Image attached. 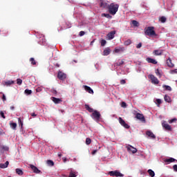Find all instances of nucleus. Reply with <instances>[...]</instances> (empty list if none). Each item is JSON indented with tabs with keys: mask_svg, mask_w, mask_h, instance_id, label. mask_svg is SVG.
Wrapping results in <instances>:
<instances>
[{
	"mask_svg": "<svg viewBox=\"0 0 177 177\" xmlns=\"http://www.w3.org/2000/svg\"><path fill=\"white\" fill-rule=\"evenodd\" d=\"M88 111L89 113H93L94 111H93V109H92V108L90 107V109H88Z\"/></svg>",
	"mask_w": 177,
	"mask_h": 177,
	"instance_id": "6e6d98bb",
	"label": "nucleus"
},
{
	"mask_svg": "<svg viewBox=\"0 0 177 177\" xmlns=\"http://www.w3.org/2000/svg\"><path fill=\"white\" fill-rule=\"evenodd\" d=\"M96 153H97V150H93L92 152H91V154H93V155H95V154H96Z\"/></svg>",
	"mask_w": 177,
	"mask_h": 177,
	"instance_id": "4d7b16f0",
	"label": "nucleus"
},
{
	"mask_svg": "<svg viewBox=\"0 0 177 177\" xmlns=\"http://www.w3.org/2000/svg\"><path fill=\"white\" fill-rule=\"evenodd\" d=\"M40 41H41V44H42L43 45H46V39H45V37H43Z\"/></svg>",
	"mask_w": 177,
	"mask_h": 177,
	"instance_id": "c03bdc74",
	"label": "nucleus"
},
{
	"mask_svg": "<svg viewBox=\"0 0 177 177\" xmlns=\"http://www.w3.org/2000/svg\"><path fill=\"white\" fill-rule=\"evenodd\" d=\"M167 65L168 66V67H174V66H175L173 63H172V59H171L170 57H169L167 59Z\"/></svg>",
	"mask_w": 177,
	"mask_h": 177,
	"instance_id": "412c9836",
	"label": "nucleus"
},
{
	"mask_svg": "<svg viewBox=\"0 0 177 177\" xmlns=\"http://www.w3.org/2000/svg\"><path fill=\"white\" fill-rule=\"evenodd\" d=\"M52 100H53V102L55 103V104H59V103H62V99L57 98V97H52Z\"/></svg>",
	"mask_w": 177,
	"mask_h": 177,
	"instance_id": "6ab92c4d",
	"label": "nucleus"
},
{
	"mask_svg": "<svg viewBox=\"0 0 177 177\" xmlns=\"http://www.w3.org/2000/svg\"><path fill=\"white\" fill-rule=\"evenodd\" d=\"M156 75H158V77L160 78H161L162 75H161V73H160V70L157 69L156 71Z\"/></svg>",
	"mask_w": 177,
	"mask_h": 177,
	"instance_id": "a19ab883",
	"label": "nucleus"
},
{
	"mask_svg": "<svg viewBox=\"0 0 177 177\" xmlns=\"http://www.w3.org/2000/svg\"><path fill=\"white\" fill-rule=\"evenodd\" d=\"M173 169H174V171H175L176 172H177V165H174L173 166Z\"/></svg>",
	"mask_w": 177,
	"mask_h": 177,
	"instance_id": "5fc2aeb1",
	"label": "nucleus"
},
{
	"mask_svg": "<svg viewBox=\"0 0 177 177\" xmlns=\"http://www.w3.org/2000/svg\"><path fill=\"white\" fill-rule=\"evenodd\" d=\"M9 166V161H6L5 163H1L0 164V168L2 169H5V168H8Z\"/></svg>",
	"mask_w": 177,
	"mask_h": 177,
	"instance_id": "aec40b11",
	"label": "nucleus"
},
{
	"mask_svg": "<svg viewBox=\"0 0 177 177\" xmlns=\"http://www.w3.org/2000/svg\"><path fill=\"white\" fill-rule=\"evenodd\" d=\"M30 168H31L34 174H41V170H39L38 167L35 166L34 165H30Z\"/></svg>",
	"mask_w": 177,
	"mask_h": 177,
	"instance_id": "1a4fd4ad",
	"label": "nucleus"
},
{
	"mask_svg": "<svg viewBox=\"0 0 177 177\" xmlns=\"http://www.w3.org/2000/svg\"><path fill=\"white\" fill-rule=\"evenodd\" d=\"M13 84H15V81L13 80H8L5 82V85H6V86H10V85H13Z\"/></svg>",
	"mask_w": 177,
	"mask_h": 177,
	"instance_id": "b1692460",
	"label": "nucleus"
},
{
	"mask_svg": "<svg viewBox=\"0 0 177 177\" xmlns=\"http://www.w3.org/2000/svg\"><path fill=\"white\" fill-rule=\"evenodd\" d=\"M162 126L166 131H172V128L171 127V125H169L167 122H163L162 123Z\"/></svg>",
	"mask_w": 177,
	"mask_h": 177,
	"instance_id": "9d476101",
	"label": "nucleus"
},
{
	"mask_svg": "<svg viewBox=\"0 0 177 177\" xmlns=\"http://www.w3.org/2000/svg\"><path fill=\"white\" fill-rule=\"evenodd\" d=\"M165 101L167 102V103H171V97H169L167 95H165L164 97Z\"/></svg>",
	"mask_w": 177,
	"mask_h": 177,
	"instance_id": "393cba45",
	"label": "nucleus"
},
{
	"mask_svg": "<svg viewBox=\"0 0 177 177\" xmlns=\"http://www.w3.org/2000/svg\"><path fill=\"white\" fill-rule=\"evenodd\" d=\"M24 93H26V95H31V93H32V91L26 88L24 91Z\"/></svg>",
	"mask_w": 177,
	"mask_h": 177,
	"instance_id": "c9c22d12",
	"label": "nucleus"
},
{
	"mask_svg": "<svg viewBox=\"0 0 177 177\" xmlns=\"http://www.w3.org/2000/svg\"><path fill=\"white\" fill-rule=\"evenodd\" d=\"M83 88L86 92H88V93H91V95H93V90L91 89L90 86L86 85H83Z\"/></svg>",
	"mask_w": 177,
	"mask_h": 177,
	"instance_id": "f8f14e48",
	"label": "nucleus"
},
{
	"mask_svg": "<svg viewBox=\"0 0 177 177\" xmlns=\"http://www.w3.org/2000/svg\"><path fill=\"white\" fill-rule=\"evenodd\" d=\"M109 4L103 0H100V7L102 8V9H106V8L108 9Z\"/></svg>",
	"mask_w": 177,
	"mask_h": 177,
	"instance_id": "ddd939ff",
	"label": "nucleus"
},
{
	"mask_svg": "<svg viewBox=\"0 0 177 177\" xmlns=\"http://www.w3.org/2000/svg\"><path fill=\"white\" fill-rule=\"evenodd\" d=\"M53 93H55V95H57V91L56 90H53Z\"/></svg>",
	"mask_w": 177,
	"mask_h": 177,
	"instance_id": "680f3d73",
	"label": "nucleus"
},
{
	"mask_svg": "<svg viewBox=\"0 0 177 177\" xmlns=\"http://www.w3.org/2000/svg\"><path fill=\"white\" fill-rule=\"evenodd\" d=\"M115 35V30L111 31L109 33L107 34V37L109 39H113Z\"/></svg>",
	"mask_w": 177,
	"mask_h": 177,
	"instance_id": "dca6fc26",
	"label": "nucleus"
},
{
	"mask_svg": "<svg viewBox=\"0 0 177 177\" xmlns=\"http://www.w3.org/2000/svg\"><path fill=\"white\" fill-rule=\"evenodd\" d=\"M156 103H157L158 107H160V104H161V103H162L161 100L160 99H157L156 100Z\"/></svg>",
	"mask_w": 177,
	"mask_h": 177,
	"instance_id": "79ce46f5",
	"label": "nucleus"
},
{
	"mask_svg": "<svg viewBox=\"0 0 177 177\" xmlns=\"http://www.w3.org/2000/svg\"><path fill=\"white\" fill-rule=\"evenodd\" d=\"M30 62L31 63V64H32L33 66H35V64H37V62L35 61V59L31 57L30 59Z\"/></svg>",
	"mask_w": 177,
	"mask_h": 177,
	"instance_id": "f704fd0d",
	"label": "nucleus"
},
{
	"mask_svg": "<svg viewBox=\"0 0 177 177\" xmlns=\"http://www.w3.org/2000/svg\"><path fill=\"white\" fill-rule=\"evenodd\" d=\"M147 62H148V63H151V64H157V61L150 57L147 58Z\"/></svg>",
	"mask_w": 177,
	"mask_h": 177,
	"instance_id": "5701e85b",
	"label": "nucleus"
},
{
	"mask_svg": "<svg viewBox=\"0 0 177 177\" xmlns=\"http://www.w3.org/2000/svg\"><path fill=\"white\" fill-rule=\"evenodd\" d=\"M107 44V41L104 39L101 40V46H104Z\"/></svg>",
	"mask_w": 177,
	"mask_h": 177,
	"instance_id": "58836bf2",
	"label": "nucleus"
},
{
	"mask_svg": "<svg viewBox=\"0 0 177 177\" xmlns=\"http://www.w3.org/2000/svg\"><path fill=\"white\" fill-rule=\"evenodd\" d=\"M162 88L165 89V91H172V88H171V86H167L165 84L162 85Z\"/></svg>",
	"mask_w": 177,
	"mask_h": 177,
	"instance_id": "cd10ccee",
	"label": "nucleus"
},
{
	"mask_svg": "<svg viewBox=\"0 0 177 177\" xmlns=\"http://www.w3.org/2000/svg\"><path fill=\"white\" fill-rule=\"evenodd\" d=\"M175 121H177L176 118L171 119L169 122V124H172V122H175Z\"/></svg>",
	"mask_w": 177,
	"mask_h": 177,
	"instance_id": "864d4df0",
	"label": "nucleus"
},
{
	"mask_svg": "<svg viewBox=\"0 0 177 177\" xmlns=\"http://www.w3.org/2000/svg\"><path fill=\"white\" fill-rule=\"evenodd\" d=\"M175 161H177V160L174 158H169L165 160V162H167V164H171V162H175Z\"/></svg>",
	"mask_w": 177,
	"mask_h": 177,
	"instance_id": "a211bd4d",
	"label": "nucleus"
},
{
	"mask_svg": "<svg viewBox=\"0 0 177 177\" xmlns=\"http://www.w3.org/2000/svg\"><path fill=\"white\" fill-rule=\"evenodd\" d=\"M17 85H21V84H23V80L21 79H17Z\"/></svg>",
	"mask_w": 177,
	"mask_h": 177,
	"instance_id": "ea45409f",
	"label": "nucleus"
},
{
	"mask_svg": "<svg viewBox=\"0 0 177 177\" xmlns=\"http://www.w3.org/2000/svg\"><path fill=\"white\" fill-rule=\"evenodd\" d=\"M149 78H150L152 84H155L156 85L160 84V81L158 80V79L156 77V76H154L153 75H149Z\"/></svg>",
	"mask_w": 177,
	"mask_h": 177,
	"instance_id": "423d86ee",
	"label": "nucleus"
},
{
	"mask_svg": "<svg viewBox=\"0 0 177 177\" xmlns=\"http://www.w3.org/2000/svg\"><path fill=\"white\" fill-rule=\"evenodd\" d=\"M124 64V61H119V62H118L117 63H116V66H122V64Z\"/></svg>",
	"mask_w": 177,
	"mask_h": 177,
	"instance_id": "37998d69",
	"label": "nucleus"
},
{
	"mask_svg": "<svg viewBox=\"0 0 177 177\" xmlns=\"http://www.w3.org/2000/svg\"><path fill=\"white\" fill-rule=\"evenodd\" d=\"M147 136H149L151 139H156V135L151 132V131H147L146 132Z\"/></svg>",
	"mask_w": 177,
	"mask_h": 177,
	"instance_id": "2eb2a0df",
	"label": "nucleus"
},
{
	"mask_svg": "<svg viewBox=\"0 0 177 177\" xmlns=\"http://www.w3.org/2000/svg\"><path fill=\"white\" fill-rule=\"evenodd\" d=\"M47 164L48 165H49V167H53V165H55V162H53V160H48Z\"/></svg>",
	"mask_w": 177,
	"mask_h": 177,
	"instance_id": "c756f323",
	"label": "nucleus"
},
{
	"mask_svg": "<svg viewBox=\"0 0 177 177\" xmlns=\"http://www.w3.org/2000/svg\"><path fill=\"white\" fill-rule=\"evenodd\" d=\"M57 77L59 78V80L63 81L64 80H66V78H67V75H66V73H63L62 71H59L58 72Z\"/></svg>",
	"mask_w": 177,
	"mask_h": 177,
	"instance_id": "6e6552de",
	"label": "nucleus"
},
{
	"mask_svg": "<svg viewBox=\"0 0 177 177\" xmlns=\"http://www.w3.org/2000/svg\"><path fill=\"white\" fill-rule=\"evenodd\" d=\"M124 50H125V48L124 47H118L114 49L115 53H121V52H124Z\"/></svg>",
	"mask_w": 177,
	"mask_h": 177,
	"instance_id": "f3484780",
	"label": "nucleus"
},
{
	"mask_svg": "<svg viewBox=\"0 0 177 177\" xmlns=\"http://www.w3.org/2000/svg\"><path fill=\"white\" fill-rule=\"evenodd\" d=\"M127 151H131V153H133V154H135V153L138 152V149H136V148L132 147L131 145H128L127 147Z\"/></svg>",
	"mask_w": 177,
	"mask_h": 177,
	"instance_id": "9b49d317",
	"label": "nucleus"
},
{
	"mask_svg": "<svg viewBox=\"0 0 177 177\" xmlns=\"http://www.w3.org/2000/svg\"><path fill=\"white\" fill-rule=\"evenodd\" d=\"M118 121L120 125H122V127H124V128H126V129H129L130 128L129 124L125 122V120H124L122 118H119Z\"/></svg>",
	"mask_w": 177,
	"mask_h": 177,
	"instance_id": "39448f33",
	"label": "nucleus"
},
{
	"mask_svg": "<svg viewBox=\"0 0 177 177\" xmlns=\"http://www.w3.org/2000/svg\"><path fill=\"white\" fill-rule=\"evenodd\" d=\"M163 53L164 50H154L153 54L155 56H161V55H162Z\"/></svg>",
	"mask_w": 177,
	"mask_h": 177,
	"instance_id": "4468645a",
	"label": "nucleus"
},
{
	"mask_svg": "<svg viewBox=\"0 0 177 177\" xmlns=\"http://www.w3.org/2000/svg\"><path fill=\"white\" fill-rule=\"evenodd\" d=\"M111 52V50H110L109 48H106L104 51H103V56H109L110 55V53Z\"/></svg>",
	"mask_w": 177,
	"mask_h": 177,
	"instance_id": "4be33fe9",
	"label": "nucleus"
},
{
	"mask_svg": "<svg viewBox=\"0 0 177 177\" xmlns=\"http://www.w3.org/2000/svg\"><path fill=\"white\" fill-rule=\"evenodd\" d=\"M15 171L16 174H17V175H19L20 176H23L24 174V172H23V170L20 169H16Z\"/></svg>",
	"mask_w": 177,
	"mask_h": 177,
	"instance_id": "a878e982",
	"label": "nucleus"
},
{
	"mask_svg": "<svg viewBox=\"0 0 177 177\" xmlns=\"http://www.w3.org/2000/svg\"><path fill=\"white\" fill-rule=\"evenodd\" d=\"M91 117L96 120V121H99L100 120V112L97 111H94L91 115Z\"/></svg>",
	"mask_w": 177,
	"mask_h": 177,
	"instance_id": "20e7f679",
	"label": "nucleus"
},
{
	"mask_svg": "<svg viewBox=\"0 0 177 177\" xmlns=\"http://www.w3.org/2000/svg\"><path fill=\"white\" fill-rule=\"evenodd\" d=\"M30 115H31L32 117H37V114H35V113H30Z\"/></svg>",
	"mask_w": 177,
	"mask_h": 177,
	"instance_id": "052dcab7",
	"label": "nucleus"
},
{
	"mask_svg": "<svg viewBox=\"0 0 177 177\" xmlns=\"http://www.w3.org/2000/svg\"><path fill=\"white\" fill-rule=\"evenodd\" d=\"M91 143H92V140H91L89 138H87L86 139V145H89Z\"/></svg>",
	"mask_w": 177,
	"mask_h": 177,
	"instance_id": "4c0bfd02",
	"label": "nucleus"
},
{
	"mask_svg": "<svg viewBox=\"0 0 177 177\" xmlns=\"http://www.w3.org/2000/svg\"><path fill=\"white\" fill-rule=\"evenodd\" d=\"M124 44L126 46H128L132 44V41H131V39H127L124 41Z\"/></svg>",
	"mask_w": 177,
	"mask_h": 177,
	"instance_id": "72a5a7b5",
	"label": "nucleus"
},
{
	"mask_svg": "<svg viewBox=\"0 0 177 177\" xmlns=\"http://www.w3.org/2000/svg\"><path fill=\"white\" fill-rule=\"evenodd\" d=\"M147 172H148L149 176H151V177H154V176H156V173H154V171H153L152 169H149V170L147 171Z\"/></svg>",
	"mask_w": 177,
	"mask_h": 177,
	"instance_id": "bb28decb",
	"label": "nucleus"
},
{
	"mask_svg": "<svg viewBox=\"0 0 177 177\" xmlns=\"http://www.w3.org/2000/svg\"><path fill=\"white\" fill-rule=\"evenodd\" d=\"M160 21L161 23H165V21H167V17L162 16L160 18Z\"/></svg>",
	"mask_w": 177,
	"mask_h": 177,
	"instance_id": "e433bc0d",
	"label": "nucleus"
},
{
	"mask_svg": "<svg viewBox=\"0 0 177 177\" xmlns=\"http://www.w3.org/2000/svg\"><path fill=\"white\" fill-rule=\"evenodd\" d=\"M77 172H74L73 171H71L69 173V177H77Z\"/></svg>",
	"mask_w": 177,
	"mask_h": 177,
	"instance_id": "7c9ffc66",
	"label": "nucleus"
},
{
	"mask_svg": "<svg viewBox=\"0 0 177 177\" xmlns=\"http://www.w3.org/2000/svg\"><path fill=\"white\" fill-rule=\"evenodd\" d=\"M136 118H137V120H139L142 122H146V118H145V115H143V114L142 113H136Z\"/></svg>",
	"mask_w": 177,
	"mask_h": 177,
	"instance_id": "0eeeda50",
	"label": "nucleus"
},
{
	"mask_svg": "<svg viewBox=\"0 0 177 177\" xmlns=\"http://www.w3.org/2000/svg\"><path fill=\"white\" fill-rule=\"evenodd\" d=\"M118 8H120V5L115 3H111L110 5L108 6V12L110 15L114 16L118 12Z\"/></svg>",
	"mask_w": 177,
	"mask_h": 177,
	"instance_id": "f257e3e1",
	"label": "nucleus"
},
{
	"mask_svg": "<svg viewBox=\"0 0 177 177\" xmlns=\"http://www.w3.org/2000/svg\"><path fill=\"white\" fill-rule=\"evenodd\" d=\"M58 157H62V153H58Z\"/></svg>",
	"mask_w": 177,
	"mask_h": 177,
	"instance_id": "338daca9",
	"label": "nucleus"
},
{
	"mask_svg": "<svg viewBox=\"0 0 177 177\" xmlns=\"http://www.w3.org/2000/svg\"><path fill=\"white\" fill-rule=\"evenodd\" d=\"M137 49H140V48H142V43H139L137 46H136Z\"/></svg>",
	"mask_w": 177,
	"mask_h": 177,
	"instance_id": "603ef678",
	"label": "nucleus"
},
{
	"mask_svg": "<svg viewBox=\"0 0 177 177\" xmlns=\"http://www.w3.org/2000/svg\"><path fill=\"white\" fill-rule=\"evenodd\" d=\"M102 17H106V19H111L113 17L110 14L102 13Z\"/></svg>",
	"mask_w": 177,
	"mask_h": 177,
	"instance_id": "c85d7f7f",
	"label": "nucleus"
},
{
	"mask_svg": "<svg viewBox=\"0 0 177 177\" xmlns=\"http://www.w3.org/2000/svg\"><path fill=\"white\" fill-rule=\"evenodd\" d=\"M174 71V73H177V69H175Z\"/></svg>",
	"mask_w": 177,
	"mask_h": 177,
	"instance_id": "774afa93",
	"label": "nucleus"
},
{
	"mask_svg": "<svg viewBox=\"0 0 177 177\" xmlns=\"http://www.w3.org/2000/svg\"><path fill=\"white\" fill-rule=\"evenodd\" d=\"M0 115L3 119L6 118V117L5 116V113L2 111H0Z\"/></svg>",
	"mask_w": 177,
	"mask_h": 177,
	"instance_id": "49530a36",
	"label": "nucleus"
},
{
	"mask_svg": "<svg viewBox=\"0 0 177 177\" xmlns=\"http://www.w3.org/2000/svg\"><path fill=\"white\" fill-rule=\"evenodd\" d=\"M18 122H19V125H21V127H23V121H21V118H18Z\"/></svg>",
	"mask_w": 177,
	"mask_h": 177,
	"instance_id": "a18cd8bd",
	"label": "nucleus"
},
{
	"mask_svg": "<svg viewBox=\"0 0 177 177\" xmlns=\"http://www.w3.org/2000/svg\"><path fill=\"white\" fill-rule=\"evenodd\" d=\"M79 35L80 37H83V35H85V32L84 31H80L79 33Z\"/></svg>",
	"mask_w": 177,
	"mask_h": 177,
	"instance_id": "3c124183",
	"label": "nucleus"
},
{
	"mask_svg": "<svg viewBox=\"0 0 177 177\" xmlns=\"http://www.w3.org/2000/svg\"><path fill=\"white\" fill-rule=\"evenodd\" d=\"M145 35H148V37H157V34L156 33V30H154L153 26H149L145 29Z\"/></svg>",
	"mask_w": 177,
	"mask_h": 177,
	"instance_id": "f03ea898",
	"label": "nucleus"
},
{
	"mask_svg": "<svg viewBox=\"0 0 177 177\" xmlns=\"http://www.w3.org/2000/svg\"><path fill=\"white\" fill-rule=\"evenodd\" d=\"M120 84L121 85H125V84H127V82L125 81V80H120Z\"/></svg>",
	"mask_w": 177,
	"mask_h": 177,
	"instance_id": "8fccbe9b",
	"label": "nucleus"
},
{
	"mask_svg": "<svg viewBox=\"0 0 177 177\" xmlns=\"http://www.w3.org/2000/svg\"><path fill=\"white\" fill-rule=\"evenodd\" d=\"M90 108H91V107L89 106V105L85 104V109H86V110L88 111V109H89Z\"/></svg>",
	"mask_w": 177,
	"mask_h": 177,
	"instance_id": "13d9d810",
	"label": "nucleus"
},
{
	"mask_svg": "<svg viewBox=\"0 0 177 177\" xmlns=\"http://www.w3.org/2000/svg\"><path fill=\"white\" fill-rule=\"evenodd\" d=\"M3 101L5 102V100H6V96H5V94H3Z\"/></svg>",
	"mask_w": 177,
	"mask_h": 177,
	"instance_id": "bf43d9fd",
	"label": "nucleus"
},
{
	"mask_svg": "<svg viewBox=\"0 0 177 177\" xmlns=\"http://www.w3.org/2000/svg\"><path fill=\"white\" fill-rule=\"evenodd\" d=\"M10 126L11 127L12 129L16 130L17 128V124L16 123H10Z\"/></svg>",
	"mask_w": 177,
	"mask_h": 177,
	"instance_id": "473e14b6",
	"label": "nucleus"
},
{
	"mask_svg": "<svg viewBox=\"0 0 177 177\" xmlns=\"http://www.w3.org/2000/svg\"><path fill=\"white\" fill-rule=\"evenodd\" d=\"M10 110H15V106H10Z\"/></svg>",
	"mask_w": 177,
	"mask_h": 177,
	"instance_id": "0e129e2a",
	"label": "nucleus"
},
{
	"mask_svg": "<svg viewBox=\"0 0 177 177\" xmlns=\"http://www.w3.org/2000/svg\"><path fill=\"white\" fill-rule=\"evenodd\" d=\"M93 42H95V40H93L91 43H90V45H93Z\"/></svg>",
	"mask_w": 177,
	"mask_h": 177,
	"instance_id": "e2e57ef3",
	"label": "nucleus"
},
{
	"mask_svg": "<svg viewBox=\"0 0 177 177\" xmlns=\"http://www.w3.org/2000/svg\"><path fill=\"white\" fill-rule=\"evenodd\" d=\"M109 175H110V176L124 177V174H121L118 170L111 171L109 172Z\"/></svg>",
	"mask_w": 177,
	"mask_h": 177,
	"instance_id": "7ed1b4c3",
	"label": "nucleus"
},
{
	"mask_svg": "<svg viewBox=\"0 0 177 177\" xmlns=\"http://www.w3.org/2000/svg\"><path fill=\"white\" fill-rule=\"evenodd\" d=\"M121 107L125 109L127 107V103L125 102H122L121 104Z\"/></svg>",
	"mask_w": 177,
	"mask_h": 177,
	"instance_id": "de8ad7c7",
	"label": "nucleus"
},
{
	"mask_svg": "<svg viewBox=\"0 0 177 177\" xmlns=\"http://www.w3.org/2000/svg\"><path fill=\"white\" fill-rule=\"evenodd\" d=\"M67 161V158L64 159V162H66Z\"/></svg>",
	"mask_w": 177,
	"mask_h": 177,
	"instance_id": "69168bd1",
	"label": "nucleus"
},
{
	"mask_svg": "<svg viewBox=\"0 0 177 177\" xmlns=\"http://www.w3.org/2000/svg\"><path fill=\"white\" fill-rule=\"evenodd\" d=\"M42 91V87H37L36 88V92L39 93Z\"/></svg>",
	"mask_w": 177,
	"mask_h": 177,
	"instance_id": "09e8293b",
	"label": "nucleus"
},
{
	"mask_svg": "<svg viewBox=\"0 0 177 177\" xmlns=\"http://www.w3.org/2000/svg\"><path fill=\"white\" fill-rule=\"evenodd\" d=\"M132 24H133V27H139V26H140L139 22L136 20L132 21Z\"/></svg>",
	"mask_w": 177,
	"mask_h": 177,
	"instance_id": "2f4dec72",
	"label": "nucleus"
}]
</instances>
